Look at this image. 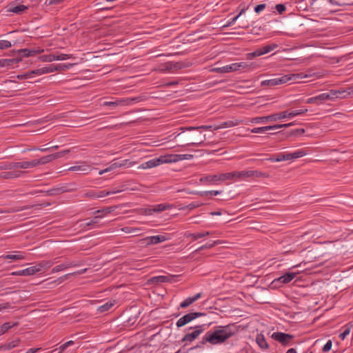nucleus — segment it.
<instances>
[{"instance_id":"1","label":"nucleus","mask_w":353,"mask_h":353,"mask_svg":"<svg viewBox=\"0 0 353 353\" xmlns=\"http://www.w3.org/2000/svg\"><path fill=\"white\" fill-rule=\"evenodd\" d=\"M234 332H207L202 340L194 347L200 348L202 345L209 343L212 345L224 343L233 336Z\"/></svg>"},{"instance_id":"2","label":"nucleus","mask_w":353,"mask_h":353,"mask_svg":"<svg viewBox=\"0 0 353 353\" xmlns=\"http://www.w3.org/2000/svg\"><path fill=\"white\" fill-rule=\"evenodd\" d=\"M70 152V150H65L61 152H58L50 155L43 157L39 159H34L32 161H26V169L32 168L37 167L39 165H44L46 163H50L53 160L63 157L65 154H68Z\"/></svg>"},{"instance_id":"3","label":"nucleus","mask_w":353,"mask_h":353,"mask_svg":"<svg viewBox=\"0 0 353 353\" xmlns=\"http://www.w3.org/2000/svg\"><path fill=\"white\" fill-rule=\"evenodd\" d=\"M183 133V132L179 133L176 137L183 136L185 139L186 145H199L203 143L205 139V135L203 134L201 131H193L192 132L185 134H182Z\"/></svg>"},{"instance_id":"4","label":"nucleus","mask_w":353,"mask_h":353,"mask_svg":"<svg viewBox=\"0 0 353 353\" xmlns=\"http://www.w3.org/2000/svg\"><path fill=\"white\" fill-rule=\"evenodd\" d=\"M269 174L259 170L234 171V181L246 180L249 178H268Z\"/></svg>"},{"instance_id":"5","label":"nucleus","mask_w":353,"mask_h":353,"mask_svg":"<svg viewBox=\"0 0 353 353\" xmlns=\"http://www.w3.org/2000/svg\"><path fill=\"white\" fill-rule=\"evenodd\" d=\"M250 68V65L245 62L234 63L230 65H227L220 68H215L212 70L213 72L218 73H228L232 72L238 71L240 70H245Z\"/></svg>"},{"instance_id":"6","label":"nucleus","mask_w":353,"mask_h":353,"mask_svg":"<svg viewBox=\"0 0 353 353\" xmlns=\"http://www.w3.org/2000/svg\"><path fill=\"white\" fill-rule=\"evenodd\" d=\"M143 100V97L139 96L134 98L121 99H117L114 101H105L103 103V106H110L112 108L117 106H125L131 104L132 103H138Z\"/></svg>"},{"instance_id":"7","label":"nucleus","mask_w":353,"mask_h":353,"mask_svg":"<svg viewBox=\"0 0 353 353\" xmlns=\"http://www.w3.org/2000/svg\"><path fill=\"white\" fill-rule=\"evenodd\" d=\"M299 102L300 100H292L288 101V121L296 116L302 115L308 111L307 108L296 110V103Z\"/></svg>"},{"instance_id":"8","label":"nucleus","mask_w":353,"mask_h":353,"mask_svg":"<svg viewBox=\"0 0 353 353\" xmlns=\"http://www.w3.org/2000/svg\"><path fill=\"white\" fill-rule=\"evenodd\" d=\"M199 316L206 317V314L201 312H190L180 318L176 321V326L177 328L181 327Z\"/></svg>"},{"instance_id":"9","label":"nucleus","mask_w":353,"mask_h":353,"mask_svg":"<svg viewBox=\"0 0 353 353\" xmlns=\"http://www.w3.org/2000/svg\"><path fill=\"white\" fill-rule=\"evenodd\" d=\"M169 239V237L165 235H157V236H151L143 238L139 241V242L142 244H145L146 245H155L161 242H164Z\"/></svg>"},{"instance_id":"10","label":"nucleus","mask_w":353,"mask_h":353,"mask_svg":"<svg viewBox=\"0 0 353 353\" xmlns=\"http://www.w3.org/2000/svg\"><path fill=\"white\" fill-rule=\"evenodd\" d=\"M286 111L283 112L281 114H276L274 115H270L268 117H257L250 119V122L252 123H265L268 121L280 119L281 118H285L286 117Z\"/></svg>"},{"instance_id":"11","label":"nucleus","mask_w":353,"mask_h":353,"mask_svg":"<svg viewBox=\"0 0 353 353\" xmlns=\"http://www.w3.org/2000/svg\"><path fill=\"white\" fill-rule=\"evenodd\" d=\"M304 52L301 48H295L288 49V61H297L301 63L305 60Z\"/></svg>"},{"instance_id":"12","label":"nucleus","mask_w":353,"mask_h":353,"mask_svg":"<svg viewBox=\"0 0 353 353\" xmlns=\"http://www.w3.org/2000/svg\"><path fill=\"white\" fill-rule=\"evenodd\" d=\"M26 169V161L5 162L0 165V170Z\"/></svg>"},{"instance_id":"13","label":"nucleus","mask_w":353,"mask_h":353,"mask_svg":"<svg viewBox=\"0 0 353 353\" xmlns=\"http://www.w3.org/2000/svg\"><path fill=\"white\" fill-rule=\"evenodd\" d=\"M28 10V6L23 4H17L15 2L10 3L7 6V11L17 14H21Z\"/></svg>"},{"instance_id":"14","label":"nucleus","mask_w":353,"mask_h":353,"mask_svg":"<svg viewBox=\"0 0 353 353\" xmlns=\"http://www.w3.org/2000/svg\"><path fill=\"white\" fill-rule=\"evenodd\" d=\"M325 96H327L326 97L327 100H334L335 99H342L345 98L347 97V90H331L328 92H325Z\"/></svg>"},{"instance_id":"15","label":"nucleus","mask_w":353,"mask_h":353,"mask_svg":"<svg viewBox=\"0 0 353 353\" xmlns=\"http://www.w3.org/2000/svg\"><path fill=\"white\" fill-rule=\"evenodd\" d=\"M26 172L19 170V169L17 170H11L8 172H4L0 173V178L4 179H12L21 177L23 176Z\"/></svg>"},{"instance_id":"16","label":"nucleus","mask_w":353,"mask_h":353,"mask_svg":"<svg viewBox=\"0 0 353 353\" xmlns=\"http://www.w3.org/2000/svg\"><path fill=\"white\" fill-rule=\"evenodd\" d=\"M299 241L300 240H293L292 243H288V254L291 252H302L303 254V255L306 254V250L304 248H299L302 244V243Z\"/></svg>"},{"instance_id":"17","label":"nucleus","mask_w":353,"mask_h":353,"mask_svg":"<svg viewBox=\"0 0 353 353\" xmlns=\"http://www.w3.org/2000/svg\"><path fill=\"white\" fill-rule=\"evenodd\" d=\"M287 81V76L272 79L264 80L261 82L262 86H274L279 84L285 83Z\"/></svg>"},{"instance_id":"18","label":"nucleus","mask_w":353,"mask_h":353,"mask_svg":"<svg viewBox=\"0 0 353 353\" xmlns=\"http://www.w3.org/2000/svg\"><path fill=\"white\" fill-rule=\"evenodd\" d=\"M242 122L243 121L241 120H237V119L224 121V122L220 123L219 125H214V130H218L222 129V128L236 126V125L242 123Z\"/></svg>"},{"instance_id":"19","label":"nucleus","mask_w":353,"mask_h":353,"mask_svg":"<svg viewBox=\"0 0 353 353\" xmlns=\"http://www.w3.org/2000/svg\"><path fill=\"white\" fill-rule=\"evenodd\" d=\"M14 254L2 255L1 258L3 259H11L13 261L23 260L26 259V254L21 251H14Z\"/></svg>"},{"instance_id":"20","label":"nucleus","mask_w":353,"mask_h":353,"mask_svg":"<svg viewBox=\"0 0 353 353\" xmlns=\"http://www.w3.org/2000/svg\"><path fill=\"white\" fill-rule=\"evenodd\" d=\"M283 126L285 127V126H287V124H284V125H268V126H263V127H259V128H254L253 129H251L250 132L252 133H263V132H265L268 130L279 129Z\"/></svg>"},{"instance_id":"21","label":"nucleus","mask_w":353,"mask_h":353,"mask_svg":"<svg viewBox=\"0 0 353 353\" xmlns=\"http://www.w3.org/2000/svg\"><path fill=\"white\" fill-rule=\"evenodd\" d=\"M174 276H153L150 281L154 283H171L174 279Z\"/></svg>"},{"instance_id":"22","label":"nucleus","mask_w":353,"mask_h":353,"mask_svg":"<svg viewBox=\"0 0 353 353\" xmlns=\"http://www.w3.org/2000/svg\"><path fill=\"white\" fill-rule=\"evenodd\" d=\"M159 164L170 163L177 162L176 154H167L161 156L159 158Z\"/></svg>"},{"instance_id":"23","label":"nucleus","mask_w":353,"mask_h":353,"mask_svg":"<svg viewBox=\"0 0 353 353\" xmlns=\"http://www.w3.org/2000/svg\"><path fill=\"white\" fill-rule=\"evenodd\" d=\"M159 161L158 158L150 159L146 162L143 163L139 166V169H148L152 168L159 165Z\"/></svg>"},{"instance_id":"24","label":"nucleus","mask_w":353,"mask_h":353,"mask_svg":"<svg viewBox=\"0 0 353 353\" xmlns=\"http://www.w3.org/2000/svg\"><path fill=\"white\" fill-rule=\"evenodd\" d=\"M31 207L30 205H24L22 207H13L10 208H0V214L4 213H14L20 211H23L25 210L30 209Z\"/></svg>"},{"instance_id":"25","label":"nucleus","mask_w":353,"mask_h":353,"mask_svg":"<svg viewBox=\"0 0 353 353\" xmlns=\"http://www.w3.org/2000/svg\"><path fill=\"white\" fill-rule=\"evenodd\" d=\"M200 181L201 183H206L209 184H216L220 181L219 179V174H213L202 176L200 179Z\"/></svg>"},{"instance_id":"26","label":"nucleus","mask_w":353,"mask_h":353,"mask_svg":"<svg viewBox=\"0 0 353 353\" xmlns=\"http://www.w3.org/2000/svg\"><path fill=\"white\" fill-rule=\"evenodd\" d=\"M327 97V96H325V93H322L317 96L307 99L306 101V103H316V104L319 105V104L323 103L324 101H325Z\"/></svg>"},{"instance_id":"27","label":"nucleus","mask_w":353,"mask_h":353,"mask_svg":"<svg viewBox=\"0 0 353 353\" xmlns=\"http://www.w3.org/2000/svg\"><path fill=\"white\" fill-rule=\"evenodd\" d=\"M201 297V293H198L192 297H188L181 303L180 306L182 308H185L192 304Z\"/></svg>"},{"instance_id":"28","label":"nucleus","mask_w":353,"mask_h":353,"mask_svg":"<svg viewBox=\"0 0 353 353\" xmlns=\"http://www.w3.org/2000/svg\"><path fill=\"white\" fill-rule=\"evenodd\" d=\"M34 270L32 266H31L23 270L12 272L10 274L12 276H31L35 274Z\"/></svg>"},{"instance_id":"29","label":"nucleus","mask_w":353,"mask_h":353,"mask_svg":"<svg viewBox=\"0 0 353 353\" xmlns=\"http://www.w3.org/2000/svg\"><path fill=\"white\" fill-rule=\"evenodd\" d=\"M77 265V264L75 263L74 262H67L65 263H62V264H60V265H57L54 268H53L52 270V273L59 272L63 271L68 268L76 267Z\"/></svg>"},{"instance_id":"30","label":"nucleus","mask_w":353,"mask_h":353,"mask_svg":"<svg viewBox=\"0 0 353 353\" xmlns=\"http://www.w3.org/2000/svg\"><path fill=\"white\" fill-rule=\"evenodd\" d=\"M307 154V152L304 149L298 150L296 151L289 152H288V161H292L295 159L304 157Z\"/></svg>"},{"instance_id":"31","label":"nucleus","mask_w":353,"mask_h":353,"mask_svg":"<svg viewBox=\"0 0 353 353\" xmlns=\"http://www.w3.org/2000/svg\"><path fill=\"white\" fill-rule=\"evenodd\" d=\"M116 304L115 300H112L106 302L105 304L100 305L97 308L99 313H103L110 310Z\"/></svg>"},{"instance_id":"32","label":"nucleus","mask_w":353,"mask_h":353,"mask_svg":"<svg viewBox=\"0 0 353 353\" xmlns=\"http://www.w3.org/2000/svg\"><path fill=\"white\" fill-rule=\"evenodd\" d=\"M43 52V49H37V50H30V49H22L20 52L23 54L22 56L24 57H33L36 54H40Z\"/></svg>"},{"instance_id":"33","label":"nucleus","mask_w":353,"mask_h":353,"mask_svg":"<svg viewBox=\"0 0 353 353\" xmlns=\"http://www.w3.org/2000/svg\"><path fill=\"white\" fill-rule=\"evenodd\" d=\"M256 342L261 349L265 350L268 348V343L262 334H257L256 336Z\"/></svg>"},{"instance_id":"34","label":"nucleus","mask_w":353,"mask_h":353,"mask_svg":"<svg viewBox=\"0 0 353 353\" xmlns=\"http://www.w3.org/2000/svg\"><path fill=\"white\" fill-rule=\"evenodd\" d=\"M272 338L276 341H279L283 345L287 344V334L285 332H274Z\"/></svg>"},{"instance_id":"35","label":"nucleus","mask_w":353,"mask_h":353,"mask_svg":"<svg viewBox=\"0 0 353 353\" xmlns=\"http://www.w3.org/2000/svg\"><path fill=\"white\" fill-rule=\"evenodd\" d=\"M212 324V322L208 320L202 321V322L196 323L192 328L194 331H204L208 329V326Z\"/></svg>"},{"instance_id":"36","label":"nucleus","mask_w":353,"mask_h":353,"mask_svg":"<svg viewBox=\"0 0 353 353\" xmlns=\"http://www.w3.org/2000/svg\"><path fill=\"white\" fill-rule=\"evenodd\" d=\"M307 77V74H303V73H295V74H289L288 73V81H291L293 83H299L300 81L303 79Z\"/></svg>"},{"instance_id":"37","label":"nucleus","mask_w":353,"mask_h":353,"mask_svg":"<svg viewBox=\"0 0 353 353\" xmlns=\"http://www.w3.org/2000/svg\"><path fill=\"white\" fill-rule=\"evenodd\" d=\"M201 332H191L187 334L182 339V341L185 343L184 345H188L190 343L193 341L194 339L198 338Z\"/></svg>"},{"instance_id":"38","label":"nucleus","mask_w":353,"mask_h":353,"mask_svg":"<svg viewBox=\"0 0 353 353\" xmlns=\"http://www.w3.org/2000/svg\"><path fill=\"white\" fill-rule=\"evenodd\" d=\"M136 162L134 161H129V160L128 159H125V160H122V161H116V162H114L112 163L113 165V167L114 169L117 168H121V167H131L134 165H135Z\"/></svg>"},{"instance_id":"39","label":"nucleus","mask_w":353,"mask_h":353,"mask_svg":"<svg viewBox=\"0 0 353 353\" xmlns=\"http://www.w3.org/2000/svg\"><path fill=\"white\" fill-rule=\"evenodd\" d=\"M222 243H223V241H221L220 240L214 241L212 243H207L205 245H203L201 247H199L198 249H196L195 250V252H199V251H201V250H206V249L212 248H214V246H216L217 245L221 244Z\"/></svg>"},{"instance_id":"40","label":"nucleus","mask_w":353,"mask_h":353,"mask_svg":"<svg viewBox=\"0 0 353 353\" xmlns=\"http://www.w3.org/2000/svg\"><path fill=\"white\" fill-rule=\"evenodd\" d=\"M287 159V154L285 153H279L277 154L272 155L267 160L270 161L272 162H279L281 161H285Z\"/></svg>"},{"instance_id":"41","label":"nucleus","mask_w":353,"mask_h":353,"mask_svg":"<svg viewBox=\"0 0 353 353\" xmlns=\"http://www.w3.org/2000/svg\"><path fill=\"white\" fill-rule=\"evenodd\" d=\"M19 343V340L15 339L10 342H8L4 345H0V350H11L17 346H18V344Z\"/></svg>"},{"instance_id":"42","label":"nucleus","mask_w":353,"mask_h":353,"mask_svg":"<svg viewBox=\"0 0 353 353\" xmlns=\"http://www.w3.org/2000/svg\"><path fill=\"white\" fill-rule=\"evenodd\" d=\"M90 167L89 165H74L70 167L68 170L70 171H81L83 173H88L90 170Z\"/></svg>"},{"instance_id":"43","label":"nucleus","mask_w":353,"mask_h":353,"mask_svg":"<svg viewBox=\"0 0 353 353\" xmlns=\"http://www.w3.org/2000/svg\"><path fill=\"white\" fill-rule=\"evenodd\" d=\"M219 179L220 181H224L227 180L234 181V172L219 174Z\"/></svg>"},{"instance_id":"44","label":"nucleus","mask_w":353,"mask_h":353,"mask_svg":"<svg viewBox=\"0 0 353 353\" xmlns=\"http://www.w3.org/2000/svg\"><path fill=\"white\" fill-rule=\"evenodd\" d=\"M276 47V45H275V44L268 45V46H263L261 48L257 49L259 51L258 54H260V56H261L263 54H267V53L271 52L272 50H273Z\"/></svg>"},{"instance_id":"45","label":"nucleus","mask_w":353,"mask_h":353,"mask_svg":"<svg viewBox=\"0 0 353 353\" xmlns=\"http://www.w3.org/2000/svg\"><path fill=\"white\" fill-rule=\"evenodd\" d=\"M128 190H137V188L129 187L128 183H125V184H122L119 188H113L111 190V192H113L114 194H116V193H119V192H121L123 191Z\"/></svg>"},{"instance_id":"46","label":"nucleus","mask_w":353,"mask_h":353,"mask_svg":"<svg viewBox=\"0 0 353 353\" xmlns=\"http://www.w3.org/2000/svg\"><path fill=\"white\" fill-rule=\"evenodd\" d=\"M304 128H296L294 130H288V139L293 137H299L302 135L305 132Z\"/></svg>"},{"instance_id":"47","label":"nucleus","mask_w":353,"mask_h":353,"mask_svg":"<svg viewBox=\"0 0 353 353\" xmlns=\"http://www.w3.org/2000/svg\"><path fill=\"white\" fill-rule=\"evenodd\" d=\"M179 68H180V64L179 63L167 62L165 63L164 68L162 70L171 71L172 70H177Z\"/></svg>"},{"instance_id":"48","label":"nucleus","mask_w":353,"mask_h":353,"mask_svg":"<svg viewBox=\"0 0 353 353\" xmlns=\"http://www.w3.org/2000/svg\"><path fill=\"white\" fill-rule=\"evenodd\" d=\"M172 208V205L166 204V203H161V204L157 205L154 208V210L155 212H163L166 210L171 209Z\"/></svg>"},{"instance_id":"49","label":"nucleus","mask_w":353,"mask_h":353,"mask_svg":"<svg viewBox=\"0 0 353 353\" xmlns=\"http://www.w3.org/2000/svg\"><path fill=\"white\" fill-rule=\"evenodd\" d=\"M287 283V273H285L283 275L280 276L279 279H275L272 281V285L273 288H277L279 287V283Z\"/></svg>"},{"instance_id":"50","label":"nucleus","mask_w":353,"mask_h":353,"mask_svg":"<svg viewBox=\"0 0 353 353\" xmlns=\"http://www.w3.org/2000/svg\"><path fill=\"white\" fill-rule=\"evenodd\" d=\"M98 218H102V215H96L93 219H92L90 221L86 222L85 223L81 224L80 226L83 229L85 230L87 228H90L92 225H93L94 224L97 223V219Z\"/></svg>"},{"instance_id":"51","label":"nucleus","mask_w":353,"mask_h":353,"mask_svg":"<svg viewBox=\"0 0 353 353\" xmlns=\"http://www.w3.org/2000/svg\"><path fill=\"white\" fill-rule=\"evenodd\" d=\"M176 323H174L172 320L171 321H166L163 322L162 325V327L159 331H161L162 330H173L176 327Z\"/></svg>"},{"instance_id":"52","label":"nucleus","mask_w":353,"mask_h":353,"mask_svg":"<svg viewBox=\"0 0 353 353\" xmlns=\"http://www.w3.org/2000/svg\"><path fill=\"white\" fill-rule=\"evenodd\" d=\"M184 236L187 238H192V240L195 241L198 239L205 237V234H202L201 232H196V233H190V232H185Z\"/></svg>"},{"instance_id":"53","label":"nucleus","mask_w":353,"mask_h":353,"mask_svg":"<svg viewBox=\"0 0 353 353\" xmlns=\"http://www.w3.org/2000/svg\"><path fill=\"white\" fill-rule=\"evenodd\" d=\"M185 129L189 131H200L201 129H204V130L213 129L214 130V126H212V125H201V126H198V127H189Z\"/></svg>"},{"instance_id":"54","label":"nucleus","mask_w":353,"mask_h":353,"mask_svg":"<svg viewBox=\"0 0 353 353\" xmlns=\"http://www.w3.org/2000/svg\"><path fill=\"white\" fill-rule=\"evenodd\" d=\"M18 325L17 323L14 322H7L2 325L1 326V331H8V330L11 328H14Z\"/></svg>"},{"instance_id":"55","label":"nucleus","mask_w":353,"mask_h":353,"mask_svg":"<svg viewBox=\"0 0 353 353\" xmlns=\"http://www.w3.org/2000/svg\"><path fill=\"white\" fill-rule=\"evenodd\" d=\"M40 59L43 61L52 62L56 61L55 54H45L40 57Z\"/></svg>"},{"instance_id":"56","label":"nucleus","mask_w":353,"mask_h":353,"mask_svg":"<svg viewBox=\"0 0 353 353\" xmlns=\"http://www.w3.org/2000/svg\"><path fill=\"white\" fill-rule=\"evenodd\" d=\"M245 12V9L241 10L238 15L233 17L230 21H229L226 24L223 25V28H227L233 25L235 21L239 19V17Z\"/></svg>"},{"instance_id":"57","label":"nucleus","mask_w":353,"mask_h":353,"mask_svg":"<svg viewBox=\"0 0 353 353\" xmlns=\"http://www.w3.org/2000/svg\"><path fill=\"white\" fill-rule=\"evenodd\" d=\"M220 193L218 190H210V191H205V192H199L197 193L198 195L201 196H207V195H212V196H216Z\"/></svg>"},{"instance_id":"58","label":"nucleus","mask_w":353,"mask_h":353,"mask_svg":"<svg viewBox=\"0 0 353 353\" xmlns=\"http://www.w3.org/2000/svg\"><path fill=\"white\" fill-rule=\"evenodd\" d=\"M114 194L113 192H111V190L107 191V190H101L96 192V198H102L107 196H109L110 194Z\"/></svg>"},{"instance_id":"59","label":"nucleus","mask_w":353,"mask_h":353,"mask_svg":"<svg viewBox=\"0 0 353 353\" xmlns=\"http://www.w3.org/2000/svg\"><path fill=\"white\" fill-rule=\"evenodd\" d=\"M192 154H176L177 162L182 160H190L193 159Z\"/></svg>"},{"instance_id":"60","label":"nucleus","mask_w":353,"mask_h":353,"mask_svg":"<svg viewBox=\"0 0 353 353\" xmlns=\"http://www.w3.org/2000/svg\"><path fill=\"white\" fill-rule=\"evenodd\" d=\"M72 57V54H63V53H60V54H55L56 61L66 60V59H70Z\"/></svg>"},{"instance_id":"61","label":"nucleus","mask_w":353,"mask_h":353,"mask_svg":"<svg viewBox=\"0 0 353 353\" xmlns=\"http://www.w3.org/2000/svg\"><path fill=\"white\" fill-rule=\"evenodd\" d=\"M115 208H116L115 206L108 207V208H103L102 210H97V211H95V213H103V214L105 215V214L111 213L112 212H113Z\"/></svg>"},{"instance_id":"62","label":"nucleus","mask_w":353,"mask_h":353,"mask_svg":"<svg viewBox=\"0 0 353 353\" xmlns=\"http://www.w3.org/2000/svg\"><path fill=\"white\" fill-rule=\"evenodd\" d=\"M13 63H17L15 59H3L0 60V66L4 67V66H10Z\"/></svg>"},{"instance_id":"63","label":"nucleus","mask_w":353,"mask_h":353,"mask_svg":"<svg viewBox=\"0 0 353 353\" xmlns=\"http://www.w3.org/2000/svg\"><path fill=\"white\" fill-rule=\"evenodd\" d=\"M73 64L68 63V64H58L56 65V67L57 68V71H65L68 69H70Z\"/></svg>"},{"instance_id":"64","label":"nucleus","mask_w":353,"mask_h":353,"mask_svg":"<svg viewBox=\"0 0 353 353\" xmlns=\"http://www.w3.org/2000/svg\"><path fill=\"white\" fill-rule=\"evenodd\" d=\"M12 46L11 43L6 40H0V49L4 50L8 49Z\"/></svg>"}]
</instances>
